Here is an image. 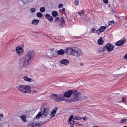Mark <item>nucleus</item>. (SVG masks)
<instances>
[{
    "mask_svg": "<svg viewBox=\"0 0 127 127\" xmlns=\"http://www.w3.org/2000/svg\"><path fill=\"white\" fill-rule=\"evenodd\" d=\"M113 47L114 46L112 44H108L104 46L103 48H99L97 50V52L98 53L100 52H105L106 51L110 52L113 50Z\"/></svg>",
    "mask_w": 127,
    "mask_h": 127,
    "instance_id": "nucleus-1",
    "label": "nucleus"
},
{
    "mask_svg": "<svg viewBox=\"0 0 127 127\" xmlns=\"http://www.w3.org/2000/svg\"><path fill=\"white\" fill-rule=\"evenodd\" d=\"M17 90L21 91L22 92L25 93H30L31 92L30 87L29 86H25L24 85H19L17 86Z\"/></svg>",
    "mask_w": 127,
    "mask_h": 127,
    "instance_id": "nucleus-2",
    "label": "nucleus"
},
{
    "mask_svg": "<svg viewBox=\"0 0 127 127\" xmlns=\"http://www.w3.org/2000/svg\"><path fill=\"white\" fill-rule=\"evenodd\" d=\"M20 61V64L25 67L28 66L29 64L32 62L25 56L21 58Z\"/></svg>",
    "mask_w": 127,
    "mask_h": 127,
    "instance_id": "nucleus-3",
    "label": "nucleus"
},
{
    "mask_svg": "<svg viewBox=\"0 0 127 127\" xmlns=\"http://www.w3.org/2000/svg\"><path fill=\"white\" fill-rule=\"evenodd\" d=\"M34 54V52L33 50L29 51L28 52L25 57L31 62L33 59Z\"/></svg>",
    "mask_w": 127,
    "mask_h": 127,
    "instance_id": "nucleus-4",
    "label": "nucleus"
},
{
    "mask_svg": "<svg viewBox=\"0 0 127 127\" xmlns=\"http://www.w3.org/2000/svg\"><path fill=\"white\" fill-rule=\"evenodd\" d=\"M48 108L42 106L40 108V112L42 113V117H46L47 116L49 112Z\"/></svg>",
    "mask_w": 127,
    "mask_h": 127,
    "instance_id": "nucleus-5",
    "label": "nucleus"
},
{
    "mask_svg": "<svg viewBox=\"0 0 127 127\" xmlns=\"http://www.w3.org/2000/svg\"><path fill=\"white\" fill-rule=\"evenodd\" d=\"M79 92H77V90H73V99H70V103L74 102L75 101L79 100V99H77V98L79 97Z\"/></svg>",
    "mask_w": 127,
    "mask_h": 127,
    "instance_id": "nucleus-6",
    "label": "nucleus"
},
{
    "mask_svg": "<svg viewBox=\"0 0 127 127\" xmlns=\"http://www.w3.org/2000/svg\"><path fill=\"white\" fill-rule=\"evenodd\" d=\"M64 101L70 103V99L67 98H65L64 96V95L62 94H59L58 95L57 99H56V101L60 102Z\"/></svg>",
    "mask_w": 127,
    "mask_h": 127,
    "instance_id": "nucleus-7",
    "label": "nucleus"
},
{
    "mask_svg": "<svg viewBox=\"0 0 127 127\" xmlns=\"http://www.w3.org/2000/svg\"><path fill=\"white\" fill-rule=\"evenodd\" d=\"M82 51L80 49H78L77 50H74L73 55L76 57H79L83 54Z\"/></svg>",
    "mask_w": 127,
    "mask_h": 127,
    "instance_id": "nucleus-8",
    "label": "nucleus"
},
{
    "mask_svg": "<svg viewBox=\"0 0 127 127\" xmlns=\"http://www.w3.org/2000/svg\"><path fill=\"white\" fill-rule=\"evenodd\" d=\"M73 90H69L66 91L64 94V96L66 97H70L72 94L73 95Z\"/></svg>",
    "mask_w": 127,
    "mask_h": 127,
    "instance_id": "nucleus-9",
    "label": "nucleus"
},
{
    "mask_svg": "<svg viewBox=\"0 0 127 127\" xmlns=\"http://www.w3.org/2000/svg\"><path fill=\"white\" fill-rule=\"evenodd\" d=\"M65 50H66L65 53H67L69 54H72L73 55V53H74V50L72 48L69 47L67 48Z\"/></svg>",
    "mask_w": 127,
    "mask_h": 127,
    "instance_id": "nucleus-10",
    "label": "nucleus"
},
{
    "mask_svg": "<svg viewBox=\"0 0 127 127\" xmlns=\"http://www.w3.org/2000/svg\"><path fill=\"white\" fill-rule=\"evenodd\" d=\"M42 124L40 125L38 122H37L34 124H29L28 125L27 127H39Z\"/></svg>",
    "mask_w": 127,
    "mask_h": 127,
    "instance_id": "nucleus-11",
    "label": "nucleus"
},
{
    "mask_svg": "<svg viewBox=\"0 0 127 127\" xmlns=\"http://www.w3.org/2000/svg\"><path fill=\"white\" fill-rule=\"evenodd\" d=\"M106 28V27L105 26H101L100 29L96 31V33L98 34H99L101 32L104 31Z\"/></svg>",
    "mask_w": 127,
    "mask_h": 127,
    "instance_id": "nucleus-12",
    "label": "nucleus"
},
{
    "mask_svg": "<svg viewBox=\"0 0 127 127\" xmlns=\"http://www.w3.org/2000/svg\"><path fill=\"white\" fill-rule=\"evenodd\" d=\"M125 42L126 40L121 39V40L118 41L116 43V44L118 46H122L123 45Z\"/></svg>",
    "mask_w": 127,
    "mask_h": 127,
    "instance_id": "nucleus-13",
    "label": "nucleus"
},
{
    "mask_svg": "<svg viewBox=\"0 0 127 127\" xmlns=\"http://www.w3.org/2000/svg\"><path fill=\"white\" fill-rule=\"evenodd\" d=\"M79 97L78 98H77V99H79V100L83 99L84 98H88L87 97L85 96L84 94L81 93L79 92Z\"/></svg>",
    "mask_w": 127,
    "mask_h": 127,
    "instance_id": "nucleus-14",
    "label": "nucleus"
},
{
    "mask_svg": "<svg viewBox=\"0 0 127 127\" xmlns=\"http://www.w3.org/2000/svg\"><path fill=\"white\" fill-rule=\"evenodd\" d=\"M22 51L23 49L20 46L17 47L16 48V52L19 55H21L22 54Z\"/></svg>",
    "mask_w": 127,
    "mask_h": 127,
    "instance_id": "nucleus-15",
    "label": "nucleus"
},
{
    "mask_svg": "<svg viewBox=\"0 0 127 127\" xmlns=\"http://www.w3.org/2000/svg\"><path fill=\"white\" fill-rule=\"evenodd\" d=\"M58 110V108L57 107H56L53 109V110L51 112V113L50 115V116L51 118L53 117L55 115L57 110Z\"/></svg>",
    "mask_w": 127,
    "mask_h": 127,
    "instance_id": "nucleus-16",
    "label": "nucleus"
},
{
    "mask_svg": "<svg viewBox=\"0 0 127 127\" xmlns=\"http://www.w3.org/2000/svg\"><path fill=\"white\" fill-rule=\"evenodd\" d=\"M52 50V49L50 53L51 55V57L56 56L58 55H57V50H56L54 51Z\"/></svg>",
    "mask_w": 127,
    "mask_h": 127,
    "instance_id": "nucleus-17",
    "label": "nucleus"
},
{
    "mask_svg": "<svg viewBox=\"0 0 127 127\" xmlns=\"http://www.w3.org/2000/svg\"><path fill=\"white\" fill-rule=\"evenodd\" d=\"M45 17L46 19H48L50 22H52L53 21V18L52 17L50 16L48 14H46L45 15Z\"/></svg>",
    "mask_w": 127,
    "mask_h": 127,
    "instance_id": "nucleus-18",
    "label": "nucleus"
},
{
    "mask_svg": "<svg viewBox=\"0 0 127 127\" xmlns=\"http://www.w3.org/2000/svg\"><path fill=\"white\" fill-rule=\"evenodd\" d=\"M60 63L61 64L66 65L69 64V61L67 60L64 59L60 61Z\"/></svg>",
    "mask_w": 127,
    "mask_h": 127,
    "instance_id": "nucleus-19",
    "label": "nucleus"
},
{
    "mask_svg": "<svg viewBox=\"0 0 127 127\" xmlns=\"http://www.w3.org/2000/svg\"><path fill=\"white\" fill-rule=\"evenodd\" d=\"M64 23V22L63 19V18L62 17L61 19L59 20V22L57 24H59V26L60 27H62L63 26V23Z\"/></svg>",
    "mask_w": 127,
    "mask_h": 127,
    "instance_id": "nucleus-20",
    "label": "nucleus"
},
{
    "mask_svg": "<svg viewBox=\"0 0 127 127\" xmlns=\"http://www.w3.org/2000/svg\"><path fill=\"white\" fill-rule=\"evenodd\" d=\"M64 51L62 49H60L58 51H57V54L58 55H62L64 54L65 53Z\"/></svg>",
    "mask_w": 127,
    "mask_h": 127,
    "instance_id": "nucleus-21",
    "label": "nucleus"
},
{
    "mask_svg": "<svg viewBox=\"0 0 127 127\" xmlns=\"http://www.w3.org/2000/svg\"><path fill=\"white\" fill-rule=\"evenodd\" d=\"M23 78L26 81H29V82H31L32 81V79L29 78L27 76H25L23 77Z\"/></svg>",
    "mask_w": 127,
    "mask_h": 127,
    "instance_id": "nucleus-22",
    "label": "nucleus"
},
{
    "mask_svg": "<svg viewBox=\"0 0 127 127\" xmlns=\"http://www.w3.org/2000/svg\"><path fill=\"white\" fill-rule=\"evenodd\" d=\"M39 22V20H38L34 19L32 21V23L34 25H37Z\"/></svg>",
    "mask_w": 127,
    "mask_h": 127,
    "instance_id": "nucleus-23",
    "label": "nucleus"
},
{
    "mask_svg": "<svg viewBox=\"0 0 127 127\" xmlns=\"http://www.w3.org/2000/svg\"><path fill=\"white\" fill-rule=\"evenodd\" d=\"M102 37H100L98 40V43L99 45H102L103 44V41L102 40Z\"/></svg>",
    "mask_w": 127,
    "mask_h": 127,
    "instance_id": "nucleus-24",
    "label": "nucleus"
},
{
    "mask_svg": "<svg viewBox=\"0 0 127 127\" xmlns=\"http://www.w3.org/2000/svg\"><path fill=\"white\" fill-rule=\"evenodd\" d=\"M52 95L54 97V100L56 101V99H57L58 97V95L57 94H52Z\"/></svg>",
    "mask_w": 127,
    "mask_h": 127,
    "instance_id": "nucleus-25",
    "label": "nucleus"
},
{
    "mask_svg": "<svg viewBox=\"0 0 127 127\" xmlns=\"http://www.w3.org/2000/svg\"><path fill=\"white\" fill-rule=\"evenodd\" d=\"M20 118L22 119L23 121L24 122H25L26 120V116L25 115H21L20 116Z\"/></svg>",
    "mask_w": 127,
    "mask_h": 127,
    "instance_id": "nucleus-26",
    "label": "nucleus"
},
{
    "mask_svg": "<svg viewBox=\"0 0 127 127\" xmlns=\"http://www.w3.org/2000/svg\"><path fill=\"white\" fill-rule=\"evenodd\" d=\"M41 116H42V114L41 113L40 111L36 115V118L38 119Z\"/></svg>",
    "mask_w": 127,
    "mask_h": 127,
    "instance_id": "nucleus-27",
    "label": "nucleus"
},
{
    "mask_svg": "<svg viewBox=\"0 0 127 127\" xmlns=\"http://www.w3.org/2000/svg\"><path fill=\"white\" fill-rule=\"evenodd\" d=\"M52 14L53 16L56 17L58 15L57 12L56 11H54L52 12Z\"/></svg>",
    "mask_w": 127,
    "mask_h": 127,
    "instance_id": "nucleus-28",
    "label": "nucleus"
},
{
    "mask_svg": "<svg viewBox=\"0 0 127 127\" xmlns=\"http://www.w3.org/2000/svg\"><path fill=\"white\" fill-rule=\"evenodd\" d=\"M81 117L78 116H73V119L74 120H79L81 119Z\"/></svg>",
    "mask_w": 127,
    "mask_h": 127,
    "instance_id": "nucleus-29",
    "label": "nucleus"
},
{
    "mask_svg": "<svg viewBox=\"0 0 127 127\" xmlns=\"http://www.w3.org/2000/svg\"><path fill=\"white\" fill-rule=\"evenodd\" d=\"M36 15L38 17H41L43 15L40 12H38L36 13Z\"/></svg>",
    "mask_w": 127,
    "mask_h": 127,
    "instance_id": "nucleus-30",
    "label": "nucleus"
},
{
    "mask_svg": "<svg viewBox=\"0 0 127 127\" xmlns=\"http://www.w3.org/2000/svg\"><path fill=\"white\" fill-rule=\"evenodd\" d=\"M24 3H26L29 2L31 1L32 0H21Z\"/></svg>",
    "mask_w": 127,
    "mask_h": 127,
    "instance_id": "nucleus-31",
    "label": "nucleus"
},
{
    "mask_svg": "<svg viewBox=\"0 0 127 127\" xmlns=\"http://www.w3.org/2000/svg\"><path fill=\"white\" fill-rule=\"evenodd\" d=\"M45 10V7H42L40 8V11L41 12H44Z\"/></svg>",
    "mask_w": 127,
    "mask_h": 127,
    "instance_id": "nucleus-32",
    "label": "nucleus"
},
{
    "mask_svg": "<svg viewBox=\"0 0 127 127\" xmlns=\"http://www.w3.org/2000/svg\"><path fill=\"white\" fill-rule=\"evenodd\" d=\"M60 18L59 17H57L55 19V21H54V22L56 24H58L59 21V20L60 19Z\"/></svg>",
    "mask_w": 127,
    "mask_h": 127,
    "instance_id": "nucleus-33",
    "label": "nucleus"
},
{
    "mask_svg": "<svg viewBox=\"0 0 127 127\" xmlns=\"http://www.w3.org/2000/svg\"><path fill=\"white\" fill-rule=\"evenodd\" d=\"M72 119H73V115H71L70 116L68 119L69 122H70L71 121H72Z\"/></svg>",
    "mask_w": 127,
    "mask_h": 127,
    "instance_id": "nucleus-34",
    "label": "nucleus"
},
{
    "mask_svg": "<svg viewBox=\"0 0 127 127\" xmlns=\"http://www.w3.org/2000/svg\"><path fill=\"white\" fill-rule=\"evenodd\" d=\"M127 120V119H123L121 120L120 121V123H124L126 122Z\"/></svg>",
    "mask_w": 127,
    "mask_h": 127,
    "instance_id": "nucleus-35",
    "label": "nucleus"
},
{
    "mask_svg": "<svg viewBox=\"0 0 127 127\" xmlns=\"http://www.w3.org/2000/svg\"><path fill=\"white\" fill-rule=\"evenodd\" d=\"M79 1L78 0H75L74 2V3L75 5H78L79 4Z\"/></svg>",
    "mask_w": 127,
    "mask_h": 127,
    "instance_id": "nucleus-36",
    "label": "nucleus"
},
{
    "mask_svg": "<svg viewBox=\"0 0 127 127\" xmlns=\"http://www.w3.org/2000/svg\"><path fill=\"white\" fill-rule=\"evenodd\" d=\"M35 8H32L30 9V11L31 12H33L35 11Z\"/></svg>",
    "mask_w": 127,
    "mask_h": 127,
    "instance_id": "nucleus-37",
    "label": "nucleus"
},
{
    "mask_svg": "<svg viewBox=\"0 0 127 127\" xmlns=\"http://www.w3.org/2000/svg\"><path fill=\"white\" fill-rule=\"evenodd\" d=\"M63 5L62 3H60L58 5V7L59 8H62L63 6Z\"/></svg>",
    "mask_w": 127,
    "mask_h": 127,
    "instance_id": "nucleus-38",
    "label": "nucleus"
},
{
    "mask_svg": "<svg viewBox=\"0 0 127 127\" xmlns=\"http://www.w3.org/2000/svg\"><path fill=\"white\" fill-rule=\"evenodd\" d=\"M96 30V29L95 28H94L92 29H91V31L92 33H93L95 32Z\"/></svg>",
    "mask_w": 127,
    "mask_h": 127,
    "instance_id": "nucleus-39",
    "label": "nucleus"
},
{
    "mask_svg": "<svg viewBox=\"0 0 127 127\" xmlns=\"http://www.w3.org/2000/svg\"><path fill=\"white\" fill-rule=\"evenodd\" d=\"M115 23L114 21L113 20H112L109 23V25H112V24H114Z\"/></svg>",
    "mask_w": 127,
    "mask_h": 127,
    "instance_id": "nucleus-40",
    "label": "nucleus"
},
{
    "mask_svg": "<svg viewBox=\"0 0 127 127\" xmlns=\"http://www.w3.org/2000/svg\"><path fill=\"white\" fill-rule=\"evenodd\" d=\"M126 100V99L125 98V97H123L122 98V100H121V101L123 103H124L125 102Z\"/></svg>",
    "mask_w": 127,
    "mask_h": 127,
    "instance_id": "nucleus-41",
    "label": "nucleus"
},
{
    "mask_svg": "<svg viewBox=\"0 0 127 127\" xmlns=\"http://www.w3.org/2000/svg\"><path fill=\"white\" fill-rule=\"evenodd\" d=\"M75 121L73 120H72L71 121L70 123V125H73L74 124Z\"/></svg>",
    "mask_w": 127,
    "mask_h": 127,
    "instance_id": "nucleus-42",
    "label": "nucleus"
},
{
    "mask_svg": "<svg viewBox=\"0 0 127 127\" xmlns=\"http://www.w3.org/2000/svg\"><path fill=\"white\" fill-rule=\"evenodd\" d=\"M83 12H84L83 10H81L79 12H78V14H79L80 15L81 14H83Z\"/></svg>",
    "mask_w": 127,
    "mask_h": 127,
    "instance_id": "nucleus-43",
    "label": "nucleus"
},
{
    "mask_svg": "<svg viewBox=\"0 0 127 127\" xmlns=\"http://www.w3.org/2000/svg\"><path fill=\"white\" fill-rule=\"evenodd\" d=\"M124 58L127 60V53L124 56Z\"/></svg>",
    "mask_w": 127,
    "mask_h": 127,
    "instance_id": "nucleus-44",
    "label": "nucleus"
},
{
    "mask_svg": "<svg viewBox=\"0 0 127 127\" xmlns=\"http://www.w3.org/2000/svg\"><path fill=\"white\" fill-rule=\"evenodd\" d=\"M103 1L105 3H106L108 2V0H103Z\"/></svg>",
    "mask_w": 127,
    "mask_h": 127,
    "instance_id": "nucleus-45",
    "label": "nucleus"
},
{
    "mask_svg": "<svg viewBox=\"0 0 127 127\" xmlns=\"http://www.w3.org/2000/svg\"><path fill=\"white\" fill-rule=\"evenodd\" d=\"M3 117V114H0V117L1 118L2 117Z\"/></svg>",
    "mask_w": 127,
    "mask_h": 127,
    "instance_id": "nucleus-46",
    "label": "nucleus"
},
{
    "mask_svg": "<svg viewBox=\"0 0 127 127\" xmlns=\"http://www.w3.org/2000/svg\"><path fill=\"white\" fill-rule=\"evenodd\" d=\"M65 10V8H62V11H64Z\"/></svg>",
    "mask_w": 127,
    "mask_h": 127,
    "instance_id": "nucleus-47",
    "label": "nucleus"
},
{
    "mask_svg": "<svg viewBox=\"0 0 127 127\" xmlns=\"http://www.w3.org/2000/svg\"><path fill=\"white\" fill-rule=\"evenodd\" d=\"M83 120H86V119H87L85 117L83 118Z\"/></svg>",
    "mask_w": 127,
    "mask_h": 127,
    "instance_id": "nucleus-48",
    "label": "nucleus"
},
{
    "mask_svg": "<svg viewBox=\"0 0 127 127\" xmlns=\"http://www.w3.org/2000/svg\"><path fill=\"white\" fill-rule=\"evenodd\" d=\"M83 65V63H81L80 64V65H81V66H82V65Z\"/></svg>",
    "mask_w": 127,
    "mask_h": 127,
    "instance_id": "nucleus-49",
    "label": "nucleus"
},
{
    "mask_svg": "<svg viewBox=\"0 0 127 127\" xmlns=\"http://www.w3.org/2000/svg\"><path fill=\"white\" fill-rule=\"evenodd\" d=\"M125 67H123V69H125Z\"/></svg>",
    "mask_w": 127,
    "mask_h": 127,
    "instance_id": "nucleus-50",
    "label": "nucleus"
},
{
    "mask_svg": "<svg viewBox=\"0 0 127 127\" xmlns=\"http://www.w3.org/2000/svg\"><path fill=\"white\" fill-rule=\"evenodd\" d=\"M93 127H98L96 126H94Z\"/></svg>",
    "mask_w": 127,
    "mask_h": 127,
    "instance_id": "nucleus-51",
    "label": "nucleus"
},
{
    "mask_svg": "<svg viewBox=\"0 0 127 127\" xmlns=\"http://www.w3.org/2000/svg\"><path fill=\"white\" fill-rule=\"evenodd\" d=\"M127 127L126 126H124V127Z\"/></svg>",
    "mask_w": 127,
    "mask_h": 127,
    "instance_id": "nucleus-52",
    "label": "nucleus"
},
{
    "mask_svg": "<svg viewBox=\"0 0 127 127\" xmlns=\"http://www.w3.org/2000/svg\"><path fill=\"white\" fill-rule=\"evenodd\" d=\"M70 127H74L72 126H71Z\"/></svg>",
    "mask_w": 127,
    "mask_h": 127,
    "instance_id": "nucleus-53",
    "label": "nucleus"
}]
</instances>
